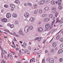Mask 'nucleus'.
Returning <instances> with one entry per match:
<instances>
[{
    "label": "nucleus",
    "instance_id": "obj_1",
    "mask_svg": "<svg viewBox=\"0 0 63 63\" xmlns=\"http://www.w3.org/2000/svg\"><path fill=\"white\" fill-rule=\"evenodd\" d=\"M24 16L26 18H28L29 16V13L28 12L26 13L24 15Z\"/></svg>",
    "mask_w": 63,
    "mask_h": 63
},
{
    "label": "nucleus",
    "instance_id": "obj_2",
    "mask_svg": "<svg viewBox=\"0 0 63 63\" xmlns=\"http://www.w3.org/2000/svg\"><path fill=\"white\" fill-rule=\"evenodd\" d=\"M29 28L28 27H26L24 29L25 32L26 33H27V32L29 31Z\"/></svg>",
    "mask_w": 63,
    "mask_h": 63
},
{
    "label": "nucleus",
    "instance_id": "obj_3",
    "mask_svg": "<svg viewBox=\"0 0 63 63\" xmlns=\"http://www.w3.org/2000/svg\"><path fill=\"white\" fill-rule=\"evenodd\" d=\"M13 17L15 18H16L17 17V15L16 13H14L12 15Z\"/></svg>",
    "mask_w": 63,
    "mask_h": 63
},
{
    "label": "nucleus",
    "instance_id": "obj_4",
    "mask_svg": "<svg viewBox=\"0 0 63 63\" xmlns=\"http://www.w3.org/2000/svg\"><path fill=\"white\" fill-rule=\"evenodd\" d=\"M43 31V29L42 28H39L38 29V31L39 32H42Z\"/></svg>",
    "mask_w": 63,
    "mask_h": 63
},
{
    "label": "nucleus",
    "instance_id": "obj_5",
    "mask_svg": "<svg viewBox=\"0 0 63 63\" xmlns=\"http://www.w3.org/2000/svg\"><path fill=\"white\" fill-rule=\"evenodd\" d=\"M11 14L10 13H7L6 14V17L7 18H9L11 17Z\"/></svg>",
    "mask_w": 63,
    "mask_h": 63
},
{
    "label": "nucleus",
    "instance_id": "obj_6",
    "mask_svg": "<svg viewBox=\"0 0 63 63\" xmlns=\"http://www.w3.org/2000/svg\"><path fill=\"white\" fill-rule=\"evenodd\" d=\"M49 61L50 63H53L54 62V59L52 58H51L49 59Z\"/></svg>",
    "mask_w": 63,
    "mask_h": 63
},
{
    "label": "nucleus",
    "instance_id": "obj_7",
    "mask_svg": "<svg viewBox=\"0 0 63 63\" xmlns=\"http://www.w3.org/2000/svg\"><path fill=\"white\" fill-rule=\"evenodd\" d=\"M50 20V18H46L44 20L45 22H47Z\"/></svg>",
    "mask_w": 63,
    "mask_h": 63
},
{
    "label": "nucleus",
    "instance_id": "obj_8",
    "mask_svg": "<svg viewBox=\"0 0 63 63\" xmlns=\"http://www.w3.org/2000/svg\"><path fill=\"white\" fill-rule=\"evenodd\" d=\"M34 20L35 19H34V17H32L30 18V20L31 22H33L34 21Z\"/></svg>",
    "mask_w": 63,
    "mask_h": 63
},
{
    "label": "nucleus",
    "instance_id": "obj_9",
    "mask_svg": "<svg viewBox=\"0 0 63 63\" xmlns=\"http://www.w3.org/2000/svg\"><path fill=\"white\" fill-rule=\"evenodd\" d=\"M50 27V24H46L45 27L46 28H48Z\"/></svg>",
    "mask_w": 63,
    "mask_h": 63
},
{
    "label": "nucleus",
    "instance_id": "obj_10",
    "mask_svg": "<svg viewBox=\"0 0 63 63\" xmlns=\"http://www.w3.org/2000/svg\"><path fill=\"white\" fill-rule=\"evenodd\" d=\"M62 52H63V50L61 49L59 50L58 52V54H60V53H62Z\"/></svg>",
    "mask_w": 63,
    "mask_h": 63
},
{
    "label": "nucleus",
    "instance_id": "obj_11",
    "mask_svg": "<svg viewBox=\"0 0 63 63\" xmlns=\"http://www.w3.org/2000/svg\"><path fill=\"white\" fill-rule=\"evenodd\" d=\"M1 20L3 22H7V19L5 18H4L2 19Z\"/></svg>",
    "mask_w": 63,
    "mask_h": 63
},
{
    "label": "nucleus",
    "instance_id": "obj_12",
    "mask_svg": "<svg viewBox=\"0 0 63 63\" xmlns=\"http://www.w3.org/2000/svg\"><path fill=\"white\" fill-rule=\"evenodd\" d=\"M15 2L16 4L18 5H19V4H20V2L18 0H15Z\"/></svg>",
    "mask_w": 63,
    "mask_h": 63
},
{
    "label": "nucleus",
    "instance_id": "obj_13",
    "mask_svg": "<svg viewBox=\"0 0 63 63\" xmlns=\"http://www.w3.org/2000/svg\"><path fill=\"white\" fill-rule=\"evenodd\" d=\"M52 11L53 13H55L56 12V8H53L52 10Z\"/></svg>",
    "mask_w": 63,
    "mask_h": 63
},
{
    "label": "nucleus",
    "instance_id": "obj_14",
    "mask_svg": "<svg viewBox=\"0 0 63 63\" xmlns=\"http://www.w3.org/2000/svg\"><path fill=\"white\" fill-rule=\"evenodd\" d=\"M52 46L53 47H56V44L55 43H53L52 44Z\"/></svg>",
    "mask_w": 63,
    "mask_h": 63
},
{
    "label": "nucleus",
    "instance_id": "obj_15",
    "mask_svg": "<svg viewBox=\"0 0 63 63\" xmlns=\"http://www.w3.org/2000/svg\"><path fill=\"white\" fill-rule=\"evenodd\" d=\"M9 26L11 28H13L14 27V24L10 25Z\"/></svg>",
    "mask_w": 63,
    "mask_h": 63
},
{
    "label": "nucleus",
    "instance_id": "obj_16",
    "mask_svg": "<svg viewBox=\"0 0 63 63\" xmlns=\"http://www.w3.org/2000/svg\"><path fill=\"white\" fill-rule=\"evenodd\" d=\"M10 6L11 8H14L15 7V5L13 4H11Z\"/></svg>",
    "mask_w": 63,
    "mask_h": 63
},
{
    "label": "nucleus",
    "instance_id": "obj_17",
    "mask_svg": "<svg viewBox=\"0 0 63 63\" xmlns=\"http://www.w3.org/2000/svg\"><path fill=\"white\" fill-rule=\"evenodd\" d=\"M49 17L50 18H53V16L52 15V14H51L49 15Z\"/></svg>",
    "mask_w": 63,
    "mask_h": 63
},
{
    "label": "nucleus",
    "instance_id": "obj_18",
    "mask_svg": "<svg viewBox=\"0 0 63 63\" xmlns=\"http://www.w3.org/2000/svg\"><path fill=\"white\" fill-rule=\"evenodd\" d=\"M45 11H47L49 10V8L48 7H46L45 8Z\"/></svg>",
    "mask_w": 63,
    "mask_h": 63
},
{
    "label": "nucleus",
    "instance_id": "obj_19",
    "mask_svg": "<svg viewBox=\"0 0 63 63\" xmlns=\"http://www.w3.org/2000/svg\"><path fill=\"white\" fill-rule=\"evenodd\" d=\"M51 3L53 5H54L55 4V1H51Z\"/></svg>",
    "mask_w": 63,
    "mask_h": 63
},
{
    "label": "nucleus",
    "instance_id": "obj_20",
    "mask_svg": "<svg viewBox=\"0 0 63 63\" xmlns=\"http://www.w3.org/2000/svg\"><path fill=\"white\" fill-rule=\"evenodd\" d=\"M59 22L60 23V24H62L63 23V21H60V20H59Z\"/></svg>",
    "mask_w": 63,
    "mask_h": 63
},
{
    "label": "nucleus",
    "instance_id": "obj_21",
    "mask_svg": "<svg viewBox=\"0 0 63 63\" xmlns=\"http://www.w3.org/2000/svg\"><path fill=\"white\" fill-rule=\"evenodd\" d=\"M39 13H40V14H41V13H42L43 12V10L42 9H40L39 10Z\"/></svg>",
    "mask_w": 63,
    "mask_h": 63
},
{
    "label": "nucleus",
    "instance_id": "obj_22",
    "mask_svg": "<svg viewBox=\"0 0 63 63\" xmlns=\"http://www.w3.org/2000/svg\"><path fill=\"white\" fill-rule=\"evenodd\" d=\"M4 7L6 8H8L9 7V6L8 5L5 4L4 5Z\"/></svg>",
    "mask_w": 63,
    "mask_h": 63
},
{
    "label": "nucleus",
    "instance_id": "obj_23",
    "mask_svg": "<svg viewBox=\"0 0 63 63\" xmlns=\"http://www.w3.org/2000/svg\"><path fill=\"white\" fill-rule=\"evenodd\" d=\"M60 36L59 35H58L56 37V39L57 40L59 39L60 38Z\"/></svg>",
    "mask_w": 63,
    "mask_h": 63
},
{
    "label": "nucleus",
    "instance_id": "obj_24",
    "mask_svg": "<svg viewBox=\"0 0 63 63\" xmlns=\"http://www.w3.org/2000/svg\"><path fill=\"white\" fill-rule=\"evenodd\" d=\"M55 16L56 17H57V16H58V13H57V12H56L55 15Z\"/></svg>",
    "mask_w": 63,
    "mask_h": 63
},
{
    "label": "nucleus",
    "instance_id": "obj_25",
    "mask_svg": "<svg viewBox=\"0 0 63 63\" xmlns=\"http://www.w3.org/2000/svg\"><path fill=\"white\" fill-rule=\"evenodd\" d=\"M1 57L2 58H3V57H4V56L5 55L4 54H3L2 53H1Z\"/></svg>",
    "mask_w": 63,
    "mask_h": 63
},
{
    "label": "nucleus",
    "instance_id": "obj_26",
    "mask_svg": "<svg viewBox=\"0 0 63 63\" xmlns=\"http://www.w3.org/2000/svg\"><path fill=\"white\" fill-rule=\"evenodd\" d=\"M31 48H32L30 46H29L28 47V49L29 50H31Z\"/></svg>",
    "mask_w": 63,
    "mask_h": 63
},
{
    "label": "nucleus",
    "instance_id": "obj_27",
    "mask_svg": "<svg viewBox=\"0 0 63 63\" xmlns=\"http://www.w3.org/2000/svg\"><path fill=\"white\" fill-rule=\"evenodd\" d=\"M30 29L31 30H32L33 29V26H31L30 27Z\"/></svg>",
    "mask_w": 63,
    "mask_h": 63
},
{
    "label": "nucleus",
    "instance_id": "obj_28",
    "mask_svg": "<svg viewBox=\"0 0 63 63\" xmlns=\"http://www.w3.org/2000/svg\"><path fill=\"white\" fill-rule=\"evenodd\" d=\"M2 52L3 54H4L5 53H7V51H6V50L3 51H2Z\"/></svg>",
    "mask_w": 63,
    "mask_h": 63
},
{
    "label": "nucleus",
    "instance_id": "obj_29",
    "mask_svg": "<svg viewBox=\"0 0 63 63\" xmlns=\"http://www.w3.org/2000/svg\"><path fill=\"white\" fill-rule=\"evenodd\" d=\"M55 20H54L53 21H52V25H53L54 24V23H55Z\"/></svg>",
    "mask_w": 63,
    "mask_h": 63
},
{
    "label": "nucleus",
    "instance_id": "obj_30",
    "mask_svg": "<svg viewBox=\"0 0 63 63\" xmlns=\"http://www.w3.org/2000/svg\"><path fill=\"white\" fill-rule=\"evenodd\" d=\"M47 16V15L46 14H44L42 15L43 17H46V16Z\"/></svg>",
    "mask_w": 63,
    "mask_h": 63
},
{
    "label": "nucleus",
    "instance_id": "obj_31",
    "mask_svg": "<svg viewBox=\"0 0 63 63\" xmlns=\"http://www.w3.org/2000/svg\"><path fill=\"white\" fill-rule=\"evenodd\" d=\"M49 0H44V2L45 3H47V2H48Z\"/></svg>",
    "mask_w": 63,
    "mask_h": 63
},
{
    "label": "nucleus",
    "instance_id": "obj_32",
    "mask_svg": "<svg viewBox=\"0 0 63 63\" xmlns=\"http://www.w3.org/2000/svg\"><path fill=\"white\" fill-rule=\"evenodd\" d=\"M23 45L24 47H26V46H27V44L25 43H24L23 44Z\"/></svg>",
    "mask_w": 63,
    "mask_h": 63
},
{
    "label": "nucleus",
    "instance_id": "obj_33",
    "mask_svg": "<svg viewBox=\"0 0 63 63\" xmlns=\"http://www.w3.org/2000/svg\"><path fill=\"white\" fill-rule=\"evenodd\" d=\"M19 33L20 34H22V31L21 30L19 31Z\"/></svg>",
    "mask_w": 63,
    "mask_h": 63
},
{
    "label": "nucleus",
    "instance_id": "obj_34",
    "mask_svg": "<svg viewBox=\"0 0 63 63\" xmlns=\"http://www.w3.org/2000/svg\"><path fill=\"white\" fill-rule=\"evenodd\" d=\"M60 47L61 48H63V44H61L60 46Z\"/></svg>",
    "mask_w": 63,
    "mask_h": 63
},
{
    "label": "nucleus",
    "instance_id": "obj_35",
    "mask_svg": "<svg viewBox=\"0 0 63 63\" xmlns=\"http://www.w3.org/2000/svg\"><path fill=\"white\" fill-rule=\"evenodd\" d=\"M41 38H39V37H38V42H40V41H41Z\"/></svg>",
    "mask_w": 63,
    "mask_h": 63
},
{
    "label": "nucleus",
    "instance_id": "obj_36",
    "mask_svg": "<svg viewBox=\"0 0 63 63\" xmlns=\"http://www.w3.org/2000/svg\"><path fill=\"white\" fill-rule=\"evenodd\" d=\"M59 40L60 41V42H62L63 41V39L62 38H61Z\"/></svg>",
    "mask_w": 63,
    "mask_h": 63
},
{
    "label": "nucleus",
    "instance_id": "obj_37",
    "mask_svg": "<svg viewBox=\"0 0 63 63\" xmlns=\"http://www.w3.org/2000/svg\"><path fill=\"white\" fill-rule=\"evenodd\" d=\"M38 10H36L34 12V14H37V13H38Z\"/></svg>",
    "mask_w": 63,
    "mask_h": 63
},
{
    "label": "nucleus",
    "instance_id": "obj_38",
    "mask_svg": "<svg viewBox=\"0 0 63 63\" xmlns=\"http://www.w3.org/2000/svg\"><path fill=\"white\" fill-rule=\"evenodd\" d=\"M37 7V4H35L34 6V8H36Z\"/></svg>",
    "mask_w": 63,
    "mask_h": 63
},
{
    "label": "nucleus",
    "instance_id": "obj_39",
    "mask_svg": "<svg viewBox=\"0 0 63 63\" xmlns=\"http://www.w3.org/2000/svg\"><path fill=\"white\" fill-rule=\"evenodd\" d=\"M45 63V60L44 59H43L42 61V63Z\"/></svg>",
    "mask_w": 63,
    "mask_h": 63
},
{
    "label": "nucleus",
    "instance_id": "obj_40",
    "mask_svg": "<svg viewBox=\"0 0 63 63\" xmlns=\"http://www.w3.org/2000/svg\"><path fill=\"white\" fill-rule=\"evenodd\" d=\"M8 56H10V57L12 56V54H11V53H10L9 54H8Z\"/></svg>",
    "mask_w": 63,
    "mask_h": 63
},
{
    "label": "nucleus",
    "instance_id": "obj_41",
    "mask_svg": "<svg viewBox=\"0 0 63 63\" xmlns=\"http://www.w3.org/2000/svg\"><path fill=\"white\" fill-rule=\"evenodd\" d=\"M59 9H60V10H61V9H62V6H59Z\"/></svg>",
    "mask_w": 63,
    "mask_h": 63
},
{
    "label": "nucleus",
    "instance_id": "obj_42",
    "mask_svg": "<svg viewBox=\"0 0 63 63\" xmlns=\"http://www.w3.org/2000/svg\"><path fill=\"white\" fill-rule=\"evenodd\" d=\"M51 52H54V49H52L51 50Z\"/></svg>",
    "mask_w": 63,
    "mask_h": 63
},
{
    "label": "nucleus",
    "instance_id": "obj_43",
    "mask_svg": "<svg viewBox=\"0 0 63 63\" xmlns=\"http://www.w3.org/2000/svg\"><path fill=\"white\" fill-rule=\"evenodd\" d=\"M52 27H53V25H50V27H49V28H50V29H51V28H52Z\"/></svg>",
    "mask_w": 63,
    "mask_h": 63
},
{
    "label": "nucleus",
    "instance_id": "obj_44",
    "mask_svg": "<svg viewBox=\"0 0 63 63\" xmlns=\"http://www.w3.org/2000/svg\"><path fill=\"white\" fill-rule=\"evenodd\" d=\"M54 31V29H53L51 32V33H52L53 31Z\"/></svg>",
    "mask_w": 63,
    "mask_h": 63
},
{
    "label": "nucleus",
    "instance_id": "obj_45",
    "mask_svg": "<svg viewBox=\"0 0 63 63\" xmlns=\"http://www.w3.org/2000/svg\"><path fill=\"white\" fill-rule=\"evenodd\" d=\"M40 2H41V3H42V4H44V2H44V1L42 0L41 1H40Z\"/></svg>",
    "mask_w": 63,
    "mask_h": 63
},
{
    "label": "nucleus",
    "instance_id": "obj_46",
    "mask_svg": "<svg viewBox=\"0 0 63 63\" xmlns=\"http://www.w3.org/2000/svg\"><path fill=\"white\" fill-rule=\"evenodd\" d=\"M23 54V53L22 52H21L18 54V55H22Z\"/></svg>",
    "mask_w": 63,
    "mask_h": 63
},
{
    "label": "nucleus",
    "instance_id": "obj_47",
    "mask_svg": "<svg viewBox=\"0 0 63 63\" xmlns=\"http://www.w3.org/2000/svg\"><path fill=\"white\" fill-rule=\"evenodd\" d=\"M62 60H63V59L62 58H60V62H62Z\"/></svg>",
    "mask_w": 63,
    "mask_h": 63
},
{
    "label": "nucleus",
    "instance_id": "obj_48",
    "mask_svg": "<svg viewBox=\"0 0 63 63\" xmlns=\"http://www.w3.org/2000/svg\"><path fill=\"white\" fill-rule=\"evenodd\" d=\"M39 5H42V4L41 1L39 3Z\"/></svg>",
    "mask_w": 63,
    "mask_h": 63
},
{
    "label": "nucleus",
    "instance_id": "obj_49",
    "mask_svg": "<svg viewBox=\"0 0 63 63\" xmlns=\"http://www.w3.org/2000/svg\"><path fill=\"white\" fill-rule=\"evenodd\" d=\"M5 57L6 59H8V57L6 55H5Z\"/></svg>",
    "mask_w": 63,
    "mask_h": 63
},
{
    "label": "nucleus",
    "instance_id": "obj_50",
    "mask_svg": "<svg viewBox=\"0 0 63 63\" xmlns=\"http://www.w3.org/2000/svg\"><path fill=\"white\" fill-rule=\"evenodd\" d=\"M62 29H61V30L59 32L57 33L58 34H59V33L61 32V31H62Z\"/></svg>",
    "mask_w": 63,
    "mask_h": 63
},
{
    "label": "nucleus",
    "instance_id": "obj_51",
    "mask_svg": "<svg viewBox=\"0 0 63 63\" xmlns=\"http://www.w3.org/2000/svg\"><path fill=\"white\" fill-rule=\"evenodd\" d=\"M61 0H58V2L59 3H60L61 2Z\"/></svg>",
    "mask_w": 63,
    "mask_h": 63
},
{
    "label": "nucleus",
    "instance_id": "obj_52",
    "mask_svg": "<svg viewBox=\"0 0 63 63\" xmlns=\"http://www.w3.org/2000/svg\"><path fill=\"white\" fill-rule=\"evenodd\" d=\"M10 58L11 59V60H12L13 59V57H12V56L10 57Z\"/></svg>",
    "mask_w": 63,
    "mask_h": 63
},
{
    "label": "nucleus",
    "instance_id": "obj_53",
    "mask_svg": "<svg viewBox=\"0 0 63 63\" xmlns=\"http://www.w3.org/2000/svg\"><path fill=\"white\" fill-rule=\"evenodd\" d=\"M59 19H58V20H56V23H57V22H59Z\"/></svg>",
    "mask_w": 63,
    "mask_h": 63
},
{
    "label": "nucleus",
    "instance_id": "obj_54",
    "mask_svg": "<svg viewBox=\"0 0 63 63\" xmlns=\"http://www.w3.org/2000/svg\"><path fill=\"white\" fill-rule=\"evenodd\" d=\"M13 34L14 35H15V36H16V33L14 32L13 33Z\"/></svg>",
    "mask_w": 63,
    "mask_h": 63
},
{
    "label": "nucleus",
    "instance_id": "obj_55",
    "mask_svg": "<svg viewBox=\"0 0 63 63\" xmlns=\"http://www.w3.org/2000/svg\"><path fill=\"white\" fill-rule=\"evenodd\" d=\"M53 39H54V37H53V38H52V39L49 42V43H50V42H51V41H52V40H53Z\"/></svg>",
    "mask_w": 63,
    "mask_h": 63
},
{
    "label": "nucleus",
    "instance_id": "obj_56",
    "mask_svg": "<svg viewBox=\"0 0 63 63\" xmlns=\"http://www.w3.org/2000/svg\"><path fill=\"white\" fill-rule=\"evenodd\" d=\"M28 52V51L26 50L24 52L25 53H26V52Z\"/></svg>",
    "mask_w": 63,
    "mask_h": 63
},
{
    "label": "nucleus",
    "instance_id": "obj_57",
    "mask_svg": "<svg viewBox=\"0 0 63 63\" xmlns=\"http://www.w3.org/2000/svg\"><path fill=\"white\" fill-rule=\"evenodd\" d=\"M31 3H30V2H28V5L29 6L30 4Z\"/></svg>",
    "mask_w": 63,
    "mask_h": 63
},
{
    "label": "nucleus",
    "instance_id": "obj_58",
    "mask_svg": "<svg viewBox=\"0 0 63 63\" xmlns=\"http://www.w3.org/2000/svg\"><path fill=\"white\" fill-rule=\"evenodd\" d=\"M12 53H13V55H15L16 54V53H15V52H12Z\"/></svg>",
    "mask_w": 63,
    "mask_h": 63
},
{
    "label": "nucleus",
    "instance_id": "obj_59",
    "mask_svg": "<svg viewBox=\"0 0 63 63\" xmlns=\"http://www.w3.org/2000/svg\"><path fill=\"white\" fill-rule=\"evenodd\" d=\"M45 52L46 53H47V52H48V51H47V50H45Z\"/></svg>",
    "mask_w": 63,
    "mask_h": 63
},
{
    "label": "nucleus",
    "instance_id": "obj_60",
    "mask_svg": "<svg viewBox=\"0 0 63 63\" xmlns=\"http://www.w3.org/2000/svg\"><path fill=\"white\" fill-rule=\"evenodd\" d=\"M18 23V22L17 21H15V24H17Z\"/></svg>",
    "mask_w": 63,
    "mask_h": 63
},
{
    "label": "nucleus",
    "instance_id": "obj_61",
    "mask_svg": "<svg viewBox=\"0 0 63 63\" xmlns=\"http://www.w3.org/2000/svg\"><path fill=\"white\" fill-rule=\"evenodd\" d=\"M15 58H17V56L16 55H15Z\"/></svg>",
    "mask_w": 63,
    "mask_h": 63
},
{
    "label": "nucleus",
    "instance_id": "obj_62",
    "mask_svg": "<svg viewBox=\"0 0 63 63\" xmlns=\"http://www.w3.org/2000/svg\"><path fill=\"white\" fill-rule=\"evenodd\" d=\"M46 42V40H45L43 42V44H45V43Z\"/></svg>",
    "mask_w": 63,
    "mask_h": 63
},
{
    "label": "nucleus",
    "instance_id": "obj_63",
    "mask_svg": "<svg viewBox=\"0 0 63 63\" xmlns=\"http://www.w3.org/2000/svg\"><path fill=\"white\" fill-rule=\"evenodd\" d=\"M24 6H25V7H26V6H27V5H26V4L25 3H24Z\"/></svg>",
    "mask_w": 63,
    "mask_h": 63
},
{
    "label": "nucleus",
    "instance_id": "obj_64",
    "mask_svg": "<svg viewBox=\"0 0 63 63\" xmlns=\"http://www.w3.org/2000/svg\"><path fill=\"white\" fill-rule=\"evenodd\" d=\"M37 52H34L33 53H34V54H37Z\"/></svg>",
    "mask_w": 63,
    "mask_h": 63
}]
</instances>
